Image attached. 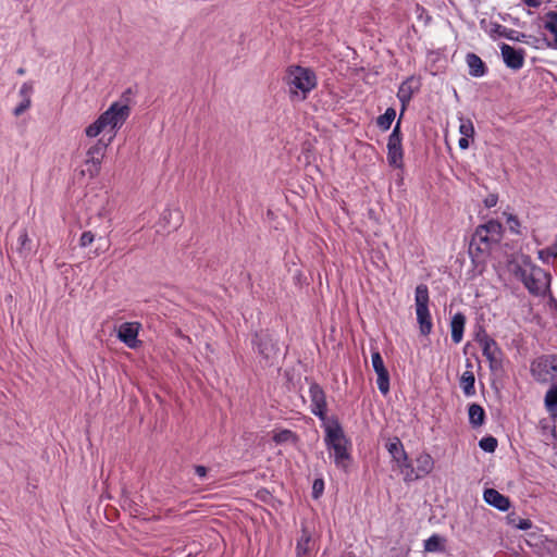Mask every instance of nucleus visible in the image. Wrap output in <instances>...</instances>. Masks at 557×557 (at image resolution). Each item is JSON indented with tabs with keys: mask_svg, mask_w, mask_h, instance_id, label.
<instances>
[{
	"mask_svg": "<svg viewBox=\"0 0 557 557\" xmlns=\"http://www.w3.org/2000/svg\"><path fill=\"white\" fill-rule=\"evenodd\" d=\"M285 82L293 98L305 100L307 95L315 88L317 76L308 67L290 66L287 70Z\"/></svg>",
	"mask_w": 557,
	"mask_h": 557,
	"instance_id": "obj_1",
	"label": "nucleus"
},
{
	"mask_svg": "<svg viewBox=\"0 0 557 557\" xmlns=\"http://www.w3.org/2000/svg\"><path fill=\"white\" fill-rule=\"evenodd\" d=\"M515 274L520 278L531 294L542 295L549 287L550 276L547 272L530 262L519 265Z\"/></svg>",
	"mask_w": 557,
	"mask_h": 557,
	"instance_id": "obj_2",
	"label": "nucleus"
},
{
	"mask_svg": "<svg viewBox=\"0 0 557 557\" xmlns=\"http://www.w3.org/2000/svg\"><path fill=\"white\" fill-rule=\"evenodd\" d=\"M502 236L503 225L498 221L490 220L476 227L470 242V248L475 247L480 252H486L500 242Z\"/></svg>",
	"mask_w": 557,
	"mask_h": 557,
	"instance_id": "obj_3",
	"label": "nucleus"
},
{
	"mask_svg": "<svg viewBox=\"0 0 557 557\" xmlns=\"http://www.w3.org/2000/svg\"><path fill=\"white\" fill-rule=\"evenodd\" d=\"M131 114L128 104L119 101L113 102L108 110L99 115L98 120L101 122L104 131L112 133L109 143L115 136L116 131L123 126Z\"/></svg>",
	"mask_w": 557,
	"mask_h": 557,
	"instance_id": "obj_4",
	"label": "nucleus"
},
{
	"mask_svg": "<svg viewBox=\"0 0 557 557\" xmlns=\"http://www.w3.org/2000/svg\"><path fill=\"white\" fill-rule=\"evenodd\" d=\"M416 313L420 333L424 336L432 332V320L429 311V289L424 284L416 287Z\"/></svg>",
	"mask_w": 557,
	"mask_h": 557,
	"instance_id": "obj_5",
	"label": "nucleus"
},
{
	"mask_svg": "<svg viewBox=\"0 0 557 557\" xmlns=\"http://www.w3.org/2000/svg\"><path fill=\"white\" fill-rule=\"evenodd\" d=\"M255 344L261 358L260 362H262L264 367L273 366L277 361L281 349L272 334L261 331L256 334Z\"/></svg>",
	"mask_w": 557,
	"mask_h": 557,
	"instance_id": "obj_6",
	"label": "nucleus"
},
{
	"mask_svg": "<svg viewBox=\"0 0 557 557\" xmlns=\"http://www.w3.org/2000/svg\"><path fill=\"white\" fill-rule=\"evenodd\" d=\"M108 145L109 143L99 139L87 149L84 162L85 169L82 170L83 175L87 174L90 178H94L99 174Z\"/></svg>",
	"mask_w": 557,
	"mask_h": 557,
	"instance_id": "obj_7",
	"label": "nucleus"
},
{
	"mask_svg": "<svg viewBox=\"0 0 557 557\" xmlns=\"http://www.w3.org/2000/svg\"><path fill=\"white\" fill-rule=\"evenodd\" d=\"M531 372L541 383H557V356L536 359L532 362Z\"/></svg>",
	"mask_w": 557,
	"mask_h": 557,
	"instance_id": "obj_8",
	"label": "nucleus"
},
{
	"mask_svg": "<svg viewBox=\"0 0 557 557\" xmlns=\"http://www.w3.org/2000/svg\"><path fill=\"white\" fill-rule=\"evenodd\" d=\"M400 119L397 121L387 141V161L389 165L400 169L403 166V147H401Z\"/></svg>",
	"mask_w": 557,
	"mask_h": 557,
	"instance_id": "obj_9",
	"label": "nucleus"
},
{
	"mask_svg": "<svg viewBox=\"0 0 557 557\" xmlns=\"http://www.w3.org/2000/svg\"><path fill=\"white\" fill-rule=\"evenodd\" d=\"M372 367L377 375L376 384L379 391L386 395L389 392V374L379 351L372 352Z\"/></svg>",
	"mask_w": 557,
	"mask_h": 557,
	"instance_id": "obj_10",
	"label": "nucleus"
},
{
	"mask_svg": "<svg viewBox=\"0 0 557 557\" xmlns=\"http://www.w3.org/2000/svg\"><path fill=\"white\" fill-rule=\"evenodd\" d=\"M311 399V411L321 420H326V399L322 387L315 383L310 385L309 388Z\"/></svg>",
	"mask_w": 557,
	"mask_h": 557,
	"instance_id": "obj_11",
	"label": "nucleus"
},
{
	"mask_svg": "<svg viewBox=\"0 0 557 557\" xmlns=\"http://www.w3.org/2000/svg\"><path fill=\"white\" fill-rule=\"evenodd\" d=\"M140 324L138 322L122 323L117 330V338L129 348H137L140 342L138 341V332Z\"/></svg>",
	"mask_w": 557,
	"mask_h": 557,
	"instance_id": "obj_12",
	"label": "nucleus"
},
{
	"mask_svg": "<svg viewBox=\"0 0 557 557\" xmlns=\"http://www.w3.org/2000/svg\"><path fill=\"white\" fill-rule=\"evenodd\" d=\"M325 444L329 448L334 446L347 444L348 441L344 431L337 420H330L325 422Z\"/></svg>",
	"mask_w": 557,
	"mask_h": 557,
	"instance_id": "obj_13",
	"label": "nucleus"
},
{
	"mask_svg": "<svg viewBox=\"0 0 557 557\" xmlns=\"http://www.w3.org/2000/svg\"><path fill=\"white\" fill-rule=\"evenodd\" d=\"M502 57L505 64L512 70H520L524 64V51L503 44L500 46Z\"/></svg>",
	"mask_w": 557,
	"mask_h": 557,
	"instance_id": "obj_14",
	"label": "nucleus"
},
{
	"mask_svg": "<svg viewBox=\"0 0 557 557\" xmlns=\"http://www.w3.org/2000/svg\"><path fill=\"white\" fill-rule=\"evenodd\" d=\"M543 28L550 35L545 37L547 46L557 49V12L549 11L543 16Z\"/></svg>",
	"mask_w": 557,
	"mask_h": 557,
	"instance_id": "obj_15",
	"label": "nucleus"
},
{
	"mask_svg": "<svg viewBox=\"0 0 557 557\" xmlns=\"http://www.w3.org/2000/svg\"><path fill=\"white\" fill-rule=\"evenodd\" d=\"M484 500L497 508L500 511H507L510 507L509 498L500 494L498 491L494 488H487L484 491Z\"/></svg>",
	"mask_w": 557,
	"mask_h": 557,
	"instance_id": "obj_16",
	"label": "nucleus"
},
{
	"mask_svg": "<svg viewBox=\"0 0 557 557\" xmlns=\"http://www.w3.org/2000/svg\"><path fill=\"white\" fill-rule=\"evenodd\" d=\"M313 548L314 543L310 533L302 529L301 536L297 540L296 544V557H311Z\"/></svg>",
	"mask_w": 557,
	"mask_h": 557,
	"instance_id": "obj_17",
	"label": "nucleus"
},
{
	"mask_svg": "<svg viewBox=\"0 0 557 557\" xmlns=\"http://www.w3.org/2000/svg\"><path fill=\"white\" fill-rule=\"evenodd\" d=\"M416 463L417 468L414 470L417 480L428 475L434 468V460L432 456L425 451L418 455Z\"/></svg>",
	"mask_w": 557,
	"mask_h": 557,
	"instance_id": "obj_18",
	"label": "nucleus"
},
{
	"mask_svg": "<svg viewBox=\"0 0 557 557\" xmlns=\"http://www.w3.org/2000/svg\"><path fill=\"white\" fill-rule=\"evenodd\" d=\"M466 324V317L458 312L456 313L450 322L451 339L455 344H459L462 341L463 330Z\"/></svg>",
	"mask_w": 557,
	"mask_h": 557,
	"instance_id": "obj_19",
	"label": "nucleus"
},
{
	"mask_svg": "<svg viewBox=\"0 0 557 557\" xmlns=\"http://www.w3.org/2000/svg\"><path fill=\"white\" fill-rule=\"evenodd\" d=\"M469 66V74L473 77H481L486 73V66L479 55L468 53L466 57Z\"/></svg>",
	"mask_w": 557,
	"mask_h": 557,
	"instance_id": "obj_20",
	"label": "nucleus"
},
{
	"mask_svg": "<svg viewBox=\"0 0 557 557\" xmlns=\"http://www.w3.org/2000/svg\"><path fill=\"white\" fill-rule=\"evenodd\" d=\"M446 539L440 534H433L424 541V550L429 553H443L446 550Z\"/></svg>",
	"mask_w": 557,
	"mask_h": 557,
	"instance_id": "obj_21",
	"label": "nucleus"
},
{
	"mask_svg": "<svg viewBox=\"0 0 557 557\" xmlns=\"http://www.w3.org/2000/svg\"><path fill=\"white\" fill-rule=\"evenodd\" d=\"M397 468L399 469L400 473L403 474L405 482H412L417 480L416 470L411 462L408 459V455H405V459H399L395 461Z\"/></svg>",
	"mask_w": 557,
	"mask_h": 557,
	"instance_id": "obj_22",
	"label": "nucleus"
},
{
	"mask_svg": "<svg viewBox=\"0 0 557 557\" xmlns=\"http://www.w3.org/2000/svg\"><path fill=\"white\" fill-rule=\"evenodd\" d=\"M334 462L338 468L347 469L348 460H349V454L347 451V444H342L334 446Z\"/></svg>",
	"mask_w": 557,
	"mask_h": 557,
	"instance_id": "obj_23",
	"label": "nucleus"
},
{
	"mask_svg": "<svg viewBox=\"0 0 557 557\" xmlns=\"http://www.w3.org/2000/svg\"><path fill=\"white\" fill-rule=\"evenodd\" d=\"M387 451L393 458V461L405 459L407 454L404 449V445L398 437H394L386 444Z\"/></svg>",
	"mask_w": 557,
	"mask_h": 557,
	"instance_id": "obj_24",
	"label": "nucleus"
},
{
	"mask_svg": "<svg viewBox=\"0 0 557 557\" xmlns=\"http://www.w3.org/2000/svg\"><path fill=\"white\" fill-rule=\"evenodd\" d=\"M482 345L483 355L490 362L496 361L497 346L494 339L485 336L480 341Z\"/></svg>",
	"mask_w": 557,
	"mask_h": 557,
	"instance_id": "obj_25",
	"label": "nucleus"
},
{
	"mask_svg": "<svg viewBox=\"0 0 557 557\" xmlns=\"http://www.w3.org/2000/svg\"><path fill=\"white\" fill-rule=\"evenodd\" d=\"M544 403L548 412H557V382L552 384L549 389L546 392Z\"/></svg>",
	"mask_w": 557,
	"mask_h": 557,
	"instance_id": "obj_26",
	"label": "nucleus"
},
{
	"mask_svg": "<svg viewBox=\"0 0 557 557\" xmlns=\"http://www.w3.org/2000/svg\"><path fill=\"white\" fill-rule=\"evenodd\" d=\"M484 410L478 404H472L469 407V421L473 426H480L484 422Z\"/></svg>",
	"mask_w": 557,
	"mask_h": 557,
	"instance_id": "obj_27",
	"label": "nucleus"
},
{
	"mask_svg": "<svg viewBox=\"0 0 557 557\" xmlns=\"http://www.w3.org/2000/svg\"><path fill=\"white\" fill-rule=\"evenodd\" d=\"M412 88L410 86V82H404L399 89H398V92H397V97L399 99V101L401 102L403 104V108H401V113H400V116L403 115L405 109H406V106L409 103L411 97H412Z\"/></svg>",
	"mask_w": 557,
	"mask_h": 557,
	"instance_id": "obj_28",
	"label": "nucleus"
},
{
	"mask_svg": "<svg viewBox=\"0 0 557 557\" xmlns=\"http://www.w3.org/2000/svg\"><path fill=\"white\" fill-rule=\"evenodd\" d=\"M16 251L21 257H27L32 251V240L26 230H24L18 237Z\"/></svg>",
	"mask_w": 557,
	"mask_h": 557,
	"instance_id": "obj_29",
	"label": "nucleus"
},
{
	"mask_svg": "<svg viewBox=\"0 0 557 557\" xmlns=\"http://www.w3.org/2000/svg\"><path fill=\"white\" fill-rule=\"evenodd\" d=\"M395 116H396V111L395 109L393 108H387L385 113L380 115L376 120V124L377 126L382 129V131H387L389 129L393 121L395 120Z\"/></svg>",
	"mask_w": 557,
	"mask_h": 557,
	"instance_id": "obj_30",
	"label": "nucleus"
},
{
	"mask_svg": "<svg viewBox=\"0 0 557 557\" xmlns=\"http://www.w3.org/2000/svg\"><path fill=\"white\" fill-rule=\"evenodd\" d=\"M474 375L472 372L466 371L460 379V386L465 394L470 396L474 394Z\"/></svg>",
	"mask_w": 557,
	"mask_h": 557,
	"instance_id": "obj_31",
	"label": "nucleus"
},
{
	"mask_svg": "<svg viewBox=\"0 0 557 557\" xmlns=\"http://www.w3.org/2000/svg\"><path fill=\"white\" fill-rule=\"evenodd\" d=\"M459 132L465 137H472L474 135V126L471 120L460 119Z\"/></svg>",
	"mask_w": 557,
	"mask_h": 557,
	"instance_id": "obj_32",
	"label": "nucleus"
},
{
	"mask_svg": "<svg viewBox=\"0 0 557 557\" xmlns=\"http://www.w3.org/2000/svg\"><path fill=\"white\" fill-rule=\"evenodd\" d=\"M479 446L486 453H494L497 447V440L493 436L483 437L479 442Z\"/></svg>",
	"mask_w": 557,
	"mask_h": 557,
	"instance_id": "obj_33",
	"label": "nucleus"
},
{
	"mask_svg": "<svg viewBox=\"0 0 557 557\" xmlns=\"http://www.w3.org/2000/svg\"><path fill=\"white\" fill-rule=\"evenodd\" d=\"M102 132H104V128L98 119L94 123H91L89 126H87L85 129L86 136L90 137V138L97 137Z\"/></svg>",
	"mask_w": 557,
	"mask_h": 557,
	"instance_id": "obj_34",
	"label": "nucleus"
},
{
	"mask_svg": "<svg viewBox=\"0 0 557 557\" xmlns=\"http://www.w3.org/2000/svg\"><path fill=\"white\" fill-rule=\"evenodd\" d=\"M539 258L543 261V262H548V260L550 258H554V259H557V250L556 248L554 247V245L552 247H548V248H545V249H542L539 251Z\"/></svg>",
	"mask_w": 557,
	"mask_h": 557,
	"instance_id": "obj_35",
	"label": "nucleus"
},
{
	"mask_svg": "<svg viewBox=\"0 0 557 557\" xmlns=\"http://www.w3.org/2000/svg\"><path fill=\"white\" fill-rule=\"evenodd\" d=\"M95 240V234L91 231H86L82 234L79 238V246L85 248L92 244Z\"/></svg>",
	"mask_w": 557,
	"mask_h": 557,
	"instance_id": "obj_36",
	"label": "nucleus"
},
{
	"mask_svg": "<svg viewBox=\"0 0 557 557\" xmlns=\"http://www.w3.org/2000/svg\"><path fill=\"white\" fill-rule=\"evenodd\" d=\"M33 89V83L25 82L20 89V96L22 97V99H30Z\"/></svg>",
	"mask_w": 557,
	"mask_h": 557,
	"instance_id": "obj_37",
	"label": "nucleus"
},
{
	"mask_svg": "<svg viewBox=\"0 0 557 557\" xmlns=\"http://www.w3.org/2000/svg\"><path fill=\"white\" fill-rule=\"evenodd\" d=\"M324 490V482L322 479H317L313 481L312 485V495L314 498H319L320 495L323 493Z\"/></svg>",
	"mask_w": 557,
	"mask_h": 557,
	"instance_id": "obj_38",
	"label": "nucleus"
},
{
	"mask_svg": "<svg viewBox=\"0 0 557 557\" xmlns=\"http://www.w3.org/2000/svg\"><path fill=\"white\" fill-rule=\"evenodd\" d=\"M294 436L293 432L289 431V430H284V431H281L278 433H276L273 437V440L276 442V443H284V442H287L289 438H292Z\"/></svg>",
	"mask_w": 557,
	"mask_h": 557,
	"instance_id": "obj_39",
	"label": "nucleus"
},
{
	"mask_svg": "<svg viewBox=\"0 0 557 557\" xmlns=\"http://www.w3.org/2000/svg\"><path fill=\"white\" fill-rule=\"evenodd\" d=\"M507 223L509 225V230L513 233H519V226H520V222L518 220L517 216L512 215V214H508L507 215Z\"/></svg>",
	"mask_w": 557,
	"mask_h": 557,
	"instance_id": "obj_40",
	"label": "nucleus"
},
{
	"mask_svg": "<svg viewBox=\"0 0 557 557\" xmlns=\"http://www.w3.org/2000/svg\"><path fill=\"white\" fill-rule=\"evenodd\" d=\"M30 99H22V102L14 109V114L16 116L21 115L30 107Z\"/></svg>",
	"mask_w": 557,
	"mask_h": 557,
	"instance_id": "obj_41",
	"label": "nucleus"
},
{
	"mask_svg": "<svg viewBox=\"0 0 557 557\" xmlns=\"http://www.w3.org/2000/svg\"><path fill=\"white\" fill-rule=\"evenodd\" d=\"M484 202H485V206H486L487 208H492V207L496 206V203H497V197H496L495 195H491V196H488V197L485 199V201H484Z\"/></svg>",
	"mask_w": 557,
	"mask_h": 557,
	"instance_id": "obj_42",
	"label": "nucleus"
},
{
	"mask_svg": "<svg viewBox=\"0 0 557 557\" xmlns=\"http://www.w3.org/2000/svg\"><path fill=\"white\" fill-rule=\"evenodd\" d=\"M195 472L199 478L203 479L207 475V468L205 466H196Z\"/></svg>",
	"mask_w": 557,
	"mask_h": 557,
	"instance_id": "obj_43",
	"label": "nucleus"
},
{
	"mask_svg": "<svg viewBox=\"0 0 557 557\" xmlns=\"http://www.w3.org/2000/svg\"><path fill=\"white\" fill-rule=\"evenodd\" d=\"M532 527V522L529 519H522L520 520L518 528L520 530H528Z\"/></svg>",
	"mask_w": 557,
	"mask_h": 557,
	"instance_id": "obj_44",
	"label": "nucleus"
},
{
	"mask_svg": "<svg viewBox=\"0 0 557 557\" xmlns=\"http://www.w3.org/2000/svg\"><path fill=\"white\" fill-rule=\"evenodd\" d=\"M458 145H459L460 149H467L469 147V137L462 136L459 139Z\"/></svg>",
	"mask_w": 557,
	"mask_h": 557,
	"instance_id": "obj_45",
	"label": "nucleus"
},
{
	"mask_svg": "<svg viewBox=\"0 0 557 557\" xmlns=\"http://www.w3.org/2000/svg\"><path fill=\"white\" fill-rule=\"evenodd\" d=\"M528 7L536 8L541 4L542 0H522Z\"/></svg>",
	"mask_w": 557,
	"mask_h": 557,
	"instance_id": "obj_46",
	"label": "nucleus"
},
{
	"mask_svg": "<svg viewBox=\"0 0 557 557\" xmlns=\"http://www.w3.org/2000/svg\"><path fill=\"white\" fill-rule=\"evenodd\" d=\"M17 74H18V75H24V74H25V70H24L23 67H20V69L17 70Z\"/></svg>",
	"mask_w": 557,
	"mask_h": 557,
	"instance_id": "obj_47",
	"label": "nucleus"
}]
</instances>
